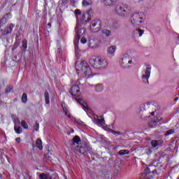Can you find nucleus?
<instances>
[{
  "label": "nucleus",
  "instance_id": "1",
  "mask_svg": "<svg viewBox=\"0 0 179 179\" xmlns=\"http://www.w3.org/2000/svg\"><path fill=\"white\" fill-rule=\"evenodd\" d=\"M76 69L78 73H80L84 76V78H90V76H93L92 73V70L90 69V66L86 62H80L79 63H76Z\"/></svg>",
  "mask_w": 179,
  "mask_h": 179
},
{
  "label": "nucleus",
  "instance_id": "2",
  "mask_svg": "<svg viewBox=\"0 0 179 179\" xmlns=\"http://www.w3.org/2000/svg\"><path fill=\"white\" fill-rule=\"evenodd\" d=\"M70 93L71 96H76V101L78 104H80L82 107H84V110H87V103L83 101L80 97H79V94H80V88H79V85H73L71 87Z\"/></svg>",
  "mask_w": 179,
  "mask_h": 179
},
{
  "label": "nucleus",
  "instance_id": "3",
  "mask_svg": "<svg viewBox=\"0 0 179 179\" xmlns=\"http://www.w3.org/2000/svg\"><path fill=\"white\" fill-rule=\"evenodd\" d=\"M91 66L96 68V69H103L107 66V62L106 59L100 57H93L90 60Z\"/></svg>",
  "mask_w": 179,
  "mask_h": 179
},
{
  "label": "nucleus",
  "instance_id": "4",
  "mask_svg": "<svg viewBox=\"0 0 179 179\" xmlns=\"http://www.w3.org/2000/svg\"><path fill=\"white\" fill-rule=\"evenodd\" d=\"M131 22L134 26H141V24L143 23V13H134L131 17Z\"/></svg>",
  "mask_w": 179,
  "mask_h": 179
},
{
  "label": "nucleus",
  "instance_id": "5",
  "mask_svg": "<svg viewBox=\"0 0 179 179\" xmlns=\"http://www.w3.org/2000/svg\"><path fill=\"white\" fill-rule=\"evenodd\" d=\"M15 24L10 22L8 24H5L3 27L0 28V31L1 33V36H8V34H12L13 29H15Z\"/></svg>",
  "mask_w": 179,
  "mask_h": 179
},
{
  "label": "nucleus",
  "instance_id": "6",
  "mask_svg": "<svg viewBox=\"0 0 179 179\" xmlns=\"http://www.w3.org/2000/svg\"><path fill=\"white\" fill-rule=\"evenodd\" d=\"M120 62L122 68L127 69L131 68L132 60L131 59V57L129 56V55L126 54L123 56Z\"/></svg>",
  "mask_w": 179,
  "mask_h": 179
},
{
  "label": "nucleus",
  "instance_id": "7",
  "mask_svg": "<svg viewBox=\"0 0 179 179\" xmlns=\"http://www.w3.org/2000/svg\"><path fill=\"white\" fill-rule=\"evenodd\" d=\"M101 29V21L100 20H94L91 22L90 30L92 33H97Z\"/></svg>",
  "mask_w": 179,
  "mask_h": 179
},
{
  "label": "nucleus",
  "instance_id": "8",
  "mask_svg": "<svg viewBox=\"0 0 179 179\" xmlns=\"http://www.w3.org/2000/svg\"><path fill=\"white\" fill-rule=\"evenodd\" d=\"M152 69V67L150 65H148L146 70L143 73L142 79L144 83H149V78H150V70Z\"/></svg>",
  "mask_w": 179,
  "mask_h": 179
},
{
  "label": "nucleus",
  "instance_id": "9",
  "mask_svg": "<svg viewBox=\"0 0 179 179\" xmlns=\"http://www.w3.org/2000/svg\"><path fill=\"white\" fill-rule=\"evenodd\" d=\"M79 142H80V137L78 136L72 139L71 148L73 150H79Z\"/></svg>",
  "mask_w": 179,
  "mask_h": 179
},
{
  "label": "nucleus",
  "instance_id": "10",
  "mask_svg": "<svg viewBox=\"0 0 179 179\" xmlns=\"http://www.w3.org/2000/svg\"><path fill=\"white\" fill-rule=\"evenodd\" d=\"M116 13L117 15H120V16H127L128 15L127 9L124 8L122 6H117L115 8Z\"/></svg>",
  "mask_w": 179,
  "mask_h": 179
},
{
  "label": "nucleus",
  "instance_id": "11",
  "mask_svg": "<svg viewBox=\"0 0 179 179\" xmlns=\"http://www.w3.org/2000/svg\"><path fill=\"white\" fill-rule=\"evenodd\" d=\"M79 152L82 155H85V153L90 152H92V147H90V145H84L79 148Z\"/></svg>",
  "mask_w": 179,
  "mask_h": 179
},
{
  "label": "nucleus",
  "instance_id": "12",
  "mask_svg": "<svg viewBox=\"0 0 179 179\" xmlns=\"http://www.w3.org/2000/svg\"><path fill=\"white\" fill-rule=\"evenodd\" d=\"M11 17H12L11 13H7L6 15H4V17L0 20V29L1 27H3V26H5V24H6L8 22V19H10Z\"/></svg>",
  "mask_w": 179,
  "mask_h": 179
},
{
  "label": "nucleus",
  "instance_id": "13",
  "mask_svg": "<svg viewBox=\"0 0 179 179\" xmlns=\"http://www.w3.org/2000/svg\"><path fill=\"white\" fill-rule=\"evenodd\" d=\"M76 40L77 41L78 43H79V40H80V36H82V29H79L78 26L76 27Z\"/></svg>",
  "mask_w": 179,
  "mask_h": 179
},
{
  "label": "nucleus",
  "instance_id": "14",
  "mask_svg": "<svg viewBox=\"0 0 179 179\" xmlns=\"http://www.w3.org/2000/svg\"><path fill=\"white\" fill-rule=\"evenodd\" d=\"M108 53L110 55H114L115 54V51H117V46H110L107 49Z\"/></svg>",
  "mask_w": 179,
  "mask_h": 179
},
{
  "label": "nucleus",
  "instance_id": "15",
  "mask_svg": "<svg viewBox=\"0 0 179 179\" xmlns=\"http://www.w3.org/2000/svg\"><path fill=\"white\" fill-rule=\"evenodd\" d=\"M102 37H110L111 36V31L108 29H103L101 31Z\"/></svg>",
  "mask_w": 179,
  "mask_h": 179
},
{
  "label": "nucleus",
  "instance_id": "16",
  "mask_svg": "<svg viewBox=\"0 0 179 179\" xmlns=\"http://www.w3.org/2000/svg\"><path fill=\"white\" fill-rule=\"evenodd\" d=\"M62 107L63 108V110L64 111L66 115L69 117L71 118V113H69V110L66 109V106H65V102H62Z\"/></svg>",
  "mask_w": 179,
  "mask_h": 179
},
{
  "label": "nucleus",
  "instance_id": "17",
  "mask_svg": "<svg viewBox=\"0 0 179 179\" xmlns=\"http://www.w3.org/2000/svg\"><path fill=\"white\" fill-rule=\"evenodd\" d=\"M162 143V141L153 140L151 141V145L152 148H157V146H159V145H161Z\"/></svg>",
  "mask_w": 179,
  "mask_h": 179
},
{
  "label": "nucleus",
  "instance_id": "18",
  "mask_svg": "<svg viewBox=\"0 0 179 179\" xmlns=\"http://www.w3.org/2000/svg\"><path fill=\"white\" fill-rule=\"evenodd\" d=\"M36 148H38L39 150H43V141H41V140H36Z\"/></svg>",
  "mask_w": 179,
  "mask_h": 179
},
{
  "label": "nucleus",
  "instance_id": "19",
  "mask_svg": "<svg viewBox=\"0 0 179 179\" xmlns=\"http://www.w3.org/2000/svg\"><path fill=\"white\" fill-rule=\"evenodd\" d=\"M14 130L15 131V134H22V132H23L22 127L17 125H15Z\"/></svg>",
  "mask_w": 179,
  "mask_h": 179
},
{
  "label": "nucleus",
  "instance_id": "20",
  "mask_svg": "<svg viewBox=\"0 0 179 179\" xmlns=\"http://www.w3.org/2000/svg\"><path fill=\"white\" fill-rule=\"evenodd\" d=\"M120 156H125V155H129V150H122L118 152Z\"/></svg>",
  "mask_w": 179,
  "mask_h": 179
},
{
  "label": "nucleus",
  "instance_id": "21",
  "mask_svg": "<svg viewBox=\"0 0 179 179\" xmlns=\"http://www.w3.org/2000/svg\"><path fill=\"white\" fill-rule=\"evenodd\" d=\"M103 85L101 84H98L95 86L96 92H103Z\"/></svg>",
  "mask_w": 179,
  "mask_h": 179
},
{
  "label": "nucleus",
  "instance_id": "22",
  "mask_svg": "<svg viewBox=\"0 0 179 179\" xmlns=\"http://www.w3.org/2000/svg\"><path fill=\"white\" fill-rule=\"evenodd\" d=\"M45 101L46 104H50V94L48 92L45 93Z\"/></svg>",
  "mask_w": 179,
  "mask_h": 179
},
{
  "label": "nucleus",
  "instance_id": "23",
  "mask_svg": "<svg viewBox=\"0 0 179 179\" xmlns=\"http://www.w3.org/2000/svg\"><path fill=\"white\" fill-rule=\"evenodd\" d=\"M175 132H176V129H169V130L166 131V132L165 134V136H169V135H173V134H174Z\"/></svg>",
  "mask_w": 179,
  "mask_h": 179
},
{
  "label": "nucleus",
  "instance_id": "24",
  "mask_svg": "<svg viewBox=\"0 0 179 179\" xmlns=\"http://www.w3.org/2000/svg\"><path fill=\"white\" fill-rule=\"evenodd\" d=\"M21 127H22L24 129H29V125L27 124V122H26V121L24 120H22L21 122Z\"/></svg>",
  "mask_w": 179,
  "mask_h": 179
},
{
  "label": "nucleus",
  "instance_id": "25",
  "mask_svg": "<svg viewBox=\"0 0 179 179\" xmlns=\"http://www.w3.org/2000/svg\"><path fill=\"white\" fill-rule=\"evenodd\" d=\"M108 132H110L111 134L115 135V136H118V135H121V132L115 131H114L113 129H108Z\"/></svg>",
  "mask_w": 179,
  "mask_h": 179
},
{
  "label": "nucleus",
  "instance_id": "26",
  "mask_svg": "<svg viewBox=\"0 0 179 179\" xmlns=\"http://www.w3.org/2000/svg\"><path fill=\"white\" fill-rule=\"evenodd\" d=\"M83 5L84 6H89V5H92V0H83Z\"/></svg>",
  "mask_w": 179,
  "mask_h": 179
},
{
  "label": "nucleus",
  "instance_id": "27",
  "mask_svg": "<svg viewBox=\"0 0 179 179\" xmlns=\"http://www.w3.org/2000/svg\"><path fill=\"white\" fill-rule=\"evenodd\" d=\"M89 47H90V48H96V47H97V45L96 44V42H94V41H90L89 43Z\"/></svg>",
  "mask_w": 179,
  "mask_h": 179
},
{
  "label": "nucleus",
  "instance_id": "28",
  "mask_svg": "<svg viewBox=\"0 0 179 179\" xmlns=\"http://www.w3.org/2000/svg\"><path fill=\"white\" fill-rule=\"evenodd\" d=\"M96 121L98 122V124H99V125H105L106 124V122L104 120V118H101V119H96Z\"/></svg>",
  "mask_w": 179,
  "mask_h": 179
},
{
  "label": "nucleus",
  "instance_id": "29",
  "mask_svg": "<svg viewBox=\"0 0 179 179\" xmlns=\"http://www.w3.org/2000/svg\"><path fill=\"white\" fill-rule=\"evenodd\" d=\"M22 103H27V94L26 93L22 94Z\"/></svg>",
  "mask_w": 179,
  "mask_h": 179
},
{
  "label": "nucleus",
  "instance_id": "30",
  "mask_svg": "<svg viewBox=\"0 0 179 179\" xmlns=\"http://www.w3.org/2000/svg\"><path fill=\"white\" fill-rule=\"evenodd\" d=\"M46 158L48 159L49 160H54L52 158V153L50 151L46 154Z\"/></svg>",
  "mask_w": 179,
  "mask_h": 179
},
{
  "label": "nucleus",
  "instance_id": "31",
  "mask_svg": "<svg viewBox=\"0 0 179 179\" xmlns=\"http://www.w3.org/2000/svg\"><path fill=\"white\" fill-rule=\"evenodd\" d=\"M34 129H35V131H36V132H38V131L40 129V124H38V122H36L34 124Z\"/></svg>",
  "mask_w": 179,
  "mask_h": 179
},
{
  "label": "nucleus",
  "instance_id": "32",
  "mask_svg": "<svg viewBox=\"0 0 179 179\" xmlns=\"http://www.w3.org/2000/svg\"><path fill=\"white\" fill-rule=\"evenodd\" d=\"M39 179H48V178L47 177V175H45V173H41L39 176Z\"/></svg>",
  "mask_w": 179,
  "mask_h": 179
},
{
  "label": "nucleus",
  "instance_id": "33",
  "mask_svg": "<svg viewBox=\"0 0 179 179\" xmlns=\"http://www.w3.org/2000/svg\"><path fill=\"white\" fill-rule=\"evenodd\" d=\"M22 47L24 50H26L27 48V41H22Z\"/></svg>",
  "mask_w": 179,
  "mask_h": 179
},
{
  "label": "nucleus",
  "instance_id": "34",
  "mask_svg": "<svg viewBox=\"0 0 179 179\" xmlns=\"http://www.w3.org/2000/svg\"><path fill=\"white\" fill-rule=\"evenodd\" d=\"M137 31H138L139 33V37H142V36L143 35L144 31L141 29H138Z\"/></svg>",
  "mask_w": 179,
  "mask_h": 179
},
{
  "label": "nucleus",
  "instance_id": "35",
  "mask_svg": "<svg viewBox=\"0 0 179 179\" xmlns=\"http://www.w3.org/2000/svg\"><path fill=\"white\" fill-rule=\"evenodd\" d=\"M76 124H78V125H85V122H83L82 120H75Z\"/></svg>",
  "mask_w": 179,
  "mask_h": 179
},
{
  "label": "nucleus",
  "instance_id": "36",
  "mask_svg": "<svg viewBox=\"0 0 179 179\" xmlns=\"http://www.w3.org/2000/svg\"><path fill=\"white\" fill-rule=\"evenodd\" d=\"M82 44H86V43H87V40L86 39V38L83 37L80 40Z\"/></svg>",
  "mask_w": 179,
  "mask_h": 179
},
{
  "label": "nucleus",
  "instance_id": "37",
  "mask_svg": "<svg viewBox=\"0 0 179 179\" xmlns=\"http://www.w3.org/2000/svg\"><path fill=\"white\" fill-rule=\"evenodd\" d=\"M145 176H148V175L150 174V169L149 168H147L145 170Z\"/></svg>",
  "mask_w": 179,
  "mask_h": 179
},
{
  "label": "nucleus",
  "instance_id": "38",
  "mask_svg": "<svg viewBox=\"0 0 179 179\" xmlns=\"http://www.w3.org/2000/svg\"><path fill=\"white\" fill-rule=\"evenodd\" d=\"M80 13H82L80 12V10L76 9V10H75V14H76V15H80Z\"/></svg>",
  "mask_w": 179,
  "mask_h": 179
},
{
  "label": "nucleus",
  "instance_id": "39",
  "mask_svg": "<svg viewBox=\"0 0 179 179\" xmlns=\"http://www.w3.org/2000/svg\"><path fill=\"white\" fill-rule=\"evenodd\" d=\"M15 141H16V142H17V143H20V137L17 138L15 139Z\"/></svg>",
  "mask_w": 179,
  "mask_h": 179
},
{
  "label": "nucleus",
  "instance_id": "40",
  "mask_svg": "<svg viewBox=\"0 0 179 179\" xmlns=\"http://www.w3.org/2000/svg\"><path fill=\"white\" fill-rule=\"evenodd\" d=\"M143 110H145V106H143L141 107L140 111H143V110Z\"/></svg>",
  "mask_w": 179,
  "mask_h": 179
},
{
  "label": "nucleus",
  "instance_id": "41",
  "mask_svg": "<svg viewBox=\"0 0 179 179\" xmlns=\"http://www.w3.org/2000/svg\"><path fill=\"white\" fill-rule=\"evenodd\" d=\"M68 0H62V3H66Z\"/></svg>",
  "mask_w": 179,
  "mask_h": 179
},
{
  "label": "nucleus",
  "instance_id": "42",
  "mask_svg": "<svg viewBox=\"0 0 179 179\" xmlns=\"http://www.w3.org/2000/svg\"><path fill=\"white\" fill-rule=\"evenodd\" d=\"M147 153H149L150 155V153H152V150H150V148H148V152Z\"/></svg>",
  "mask_w": 179,
  "mask_h": 179
},
{
  "label": "nucleus",
  "instance_id": "43",
  "mask_svg": "<svg viewBox=\"0 0 179 179\" xmlns=\"http://www.w3.org/2000/svg\"><path fill=\"white\" fill-rule=\"evenodd\" d=\"M152 123L154 124V125H156L157 122H156V120H154V121H152Z\"/></svg>",
  "mask_w": 179,
  "mask_h": 179
},
{
  "label": "nucleus",
  "instance_id": "44",
  "mask_svg": "<svg viewBox=\"0 0 179 179\" xmlns=\"http://www.w3.org/2000/svg\"><path fill=\"white\" fill-rule=\"evenodd\" d=\"M85 17H86V15L85 14L83 15V20H85Z\"/></svg>",
  "mask_w": 179,
  "mask_h": 179
},
{
  "label": "nucleus",
  "instance_id": "45",
  "mask_svg": "<svg viewBox=\"0 0 179 179\" xmlns=\"http://www.w3.org/2000/svg\"><path fill=\"white\" fill-rule=\"evenodd\" d=\"M79 49V45H76V50H78Z\"/></svg>",
  "mask_w": 179,
  "mask_h": 179
},
{
  "label": "nucleus",
  "instance_id": "46",
  "mask_svg": "<svg viewBox=\"0 0 179 179\" xmlns=\"http://www.w3.org/2000/svg\"><path fill=\"white\" fill-rule=\"evenodd\" d=\"M142 1H143V0H134L135 2H141Z\"/></svg>",
  "mask_w": 179,
  "mask_h": 179
},
{
  "label": "nucleus",
  "instance_id": "47",
  "mask_svg": "<svg viewBox=\"0 0 179 179\" xmlns=\"http://www.w3.org/2000/svg\"><path fill=\"white\" fill-rule=\"evenodd\" d=\"M48 27H51V23L48 24Z\"/></svg>",
  "mask_w": 179,
  "mask_h": 179
},
{
  "label": "nucleus",
  "instance_id": "48",
  "mask_svg": "<svg viewBox=\"0 0 179 179\" xmlns=\"http://www.w3.org/2000/svg\"><path fill=\"white\" fill-rule=\"evenodd\" d=\"M108 129H109L108 127H106V131H108Z\"/></svg>",
  "mask_w": 179,
  "mask_h": 179
},
{
  "label": "nucleus",
  "instance_id": "49",
  "mask_svg": "<svg viewBox=\"0 0 179 179\" xmlns=\"http://www.w3.org/2000/svg\"><path fill=\"white\" fill-rule=\"evenodd\" d=\"M151 115H155V112H152Z\"/></svg>",
  "mask_w": 179,
  "mask_h": 179
},
{
  "label": "nucleus",
  "instance_id": "50",
  "mask_svg": "<svg viewBox=\"0 0 179 179\" xmlns=\"http://www.w3.org/2000/svg\"><path fill=\"white\" fill-rule=\"evenodd\" d=\"M177 100H178V97H176V98L175 99V101H177Z\"/></svg>",
  "mask_w": 179,
  "mask_h": 179
},
{
  "label": "nucleus",
  "instance_id": "51",
  "mask_svg": "<svg viewBox=\"0 0 179 179\" xmlns=\"http://www.w3.org/2000/svg\"><path fill=\"white\" fill-rule=\"evenodd\" d=\"M178 39H179V36H178Z\"/></svg>",
  "mask_w": 179,
  "mask_h": 179
},
{
  "label": "nucleus",
  "instance_id": "52",
  "mask_svg": "<svg viewBox=\"0 0 179 179\" xmlns=\"http://www.w3.org/2000/svg\"><path fill=\"white\" fill-rule=\"evenodd\" d=\"M0 178H1V174H0Z\"/></svg>",
  "mask_w": 179,
  "mask_h": 179
}]
</instances>
